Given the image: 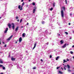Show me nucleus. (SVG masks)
<instances>
[{
	"label": "nucleus",
	"instance_id": "nucleus-9",
	"mask_svg": "<svg viewBox=\"0 0 74 74\" xmlns=\"http://www.w3.org/2000/svg\"><path fill=\"white\" fill-rule=\"evenodd\" d=\"M60 42L61 43V44H63L64 42H63V40H62L60 41Z\"/></svg>",
	"mask_w": 74,
	"mask_h": 74
},
{
	"label": "nucleus",
	"instance_id": "nucleus-2",
	"mask_svg": "<svg viewBox=\"0 0 74 74\" xmlns=\"http://www.w3.org/2000/svg\"><path fill=\"white\" fill-rule=\"evenodd\" d=\"M12 37H13V35H11L9 38L7 39V40L8 41H9V40H11V38Z\"/></svg>",
	"mask_w": 74,
	"mask_h": 74
},
{
	"label": "nucleus",
	"instance_id": "nucleus-10",
	"mask_svg": "<svg viewBox=\"0 0 74 74\" xmlns=\"http://www.w3.org/2000/svg\"><path fill=\"white\" fill-rule=\"evenodd\" d=\"M36 8L34 9H33V14H34V13H35V11H36Z\"/></svg>",
	"mask_w": 74,
	"mask_h": 74
},
{
	"label": "nucleus",
	"instance_id": "nucleus-63",
	"mask_svg": "<svg viewBox=\"0 0 74 74\" xmlns=\"http://www.w3.org/2000/svg\"><path fill=\"white\" fill-rule=\"evenodd\" d=\"M1 41V40H0V41Z\"/></svg>",
	"mask_w": 74,
	"mask_h": 74
},
{
	"label": "nucleus",
	"instance_id": "nucleus-46",
	"mask_svg": "<svg viewBox=\"0 0 74 74\" xmlns=\"http://www.w3.org/2000/svg\"><path fill=\"white\" fill-rule=\"evenodd\" d=\"M70 15L71 16V15H72V14L71 13V14H70Z\"/></svg>",
	"mask_w": 74,
	"mask_h": 74
},
{
	"label": "nucleus",
	"instance_id": "nucleus-45",
	"mask_svg": "<svg viewBox=\"0 0 74 74\" xmlns=\"http://www.w3.org/2000/svg\"><path fill=\"white\" fill-rule=\"evenodd\" d=\"M40 60L42 61V62H43V61L41 59Z\"/></svg>",
	"mask_w": 74,
	"mask_h": 74
},
{
	"label": "nucleus",
	"instance_id": "nucleus-59",
	"mask_svg": "<svg viewBox=\"0 0 74 74\" xmlns=\"http://www.w3.org/2000/svg\"><path fill=\"white\" fill-rule=\"evenodd\" d=\"M58 36H60V34H58Z\"/></svg>",
	"mask_w": 74,
	"mask_h": 74
},
{
	"label": "nucleus",
	"instance_id": "nucleus-60",
	"mask_svg": "<svg viewBox=\"0 0 74 74\" xmlns=\"http://www.w3.org/2000/svg\"><path fill=\"white\" fill-rule=\"evenodd\" d=\"M73 58L74 59V56L73 57Z\"/></svg>",
	"mask_w": 74,
	"mask_h": 74
},
{
	"label": "nucleus",
	"instance_id": "nucleus-15",
	"mask_svg": "<svg viewBox=\"0 0 74 74\" xmlns=\"http://www.w3.org/2000/svg\"><path fill=\"white\" fill-rule=\"evenodd\" d=\"M59 56L57 57L56 59V60H58V59H59Z\"/></svg>",
	"mask_w": 74,
	"mask_h": 74
},
{
	"label": "nucleus",
	"instance_id": "nucleus-25",
	"mask_svg": "<svg viewBox=\"0 0 74 74\" xmlns=\"http://www.w3.org/2000/svg\"><path fill=\"white\" fill-rule=\"evenodd\" d=\"M68 71H69V72H71V71L70 69H68Z\"/></svg>",
	"mask_w": 74,
	"mask_h": 74
},
{
	"label": "nucleus",
	"instance_id": "nucleus-33",
	"mask_svg": "<svg viewBox=\"0 0 74 74\" xmlns=\"http://www.w3.org/2000/svg\"><path fill=\"white\" fill-rule=\"evenodd\" d=\"M70 53L71 54H73V52L72 51H70Z\"/></svg>",
	"mask_w": 74,
	"mask_h": 74
},
{
	"label": "nucleus",
	"instance_id": "nucleus-47",
	"mask_svg": "<svg viewBox=\"0 0 74 74\" xmlns=\"http://www.w3.org/2000/svg\"><path fill=\"white\" fill-rule=\"evenodd\" d=\"M27 25H29V23H27Z\"/></svg>",
	"mask_w": 74,
	"mask_h": 74
},
{
	"label": "nucleus",
	"instance_id": "nucleus-14",
	"mask_svg": "<svg viewBox=\"0 0 74 74\" xmlns=\"http://www.w3.org/2000/svg\"><path fill=\"white\" fill-rule=\"evenodd\" d=\"M67 66L69 69H70V66H69V65L67 64Z\"/></svg>",
	"mask_w": 74,
	"mask_h": 74
},
{
	"label": "nucleus",
	"instance_id": "nucleus-17",
	"mask_svg": "<svg viewBox=\"0 0 74 74\" xmlns=\"http://www.w3.org/2000/svg\"><path fill=\"white\" fill-rule=\"evenodd\" d=\"M59 73H60V74H63V72H62L61 71H59Z\"/></svg>",
	"mask_w": 74,
	"mask_h": 74
},
{
	"label": "nucleus",
	"instance_id": "nucleus-21",
	"mask_svg": "<svg viewBox=\"0 0 74 74\" xmlns=\"http://www.w3.org/2000/svg\"><path fill=\"white\" fill-rule=\"evenodd\" d=\"M63 10H65V7H62Z\"/></svg>",
	"mask_w": 74,
	"mask_h": 74
},
{
	"label": "nucleus",
	"instance_id": "nucleus-23",
	"mask_svg": "<svg viewBox=\"0 0 74 74\" xmlns=\"http://www.w3.org/2000/svg\"><path fill=\"white\" fill-rule=\"evenodd\" d=\"M45 22L44 21H43L42 22V24H44V23H45Z\"/></svg>",
	"mask_w": 74,
	"mask_h": 74
},
{
	"label": "nucleus",
	"instance_id": "nucleus-27",
	"mask_svg": "<svg viewBox=\"0 0 74 74\" xmlns=\"http://www.w3.org/2000/svg\"><path fill=\"white\" fill-rule=\"evenodd\" d=\"M65 62H67V61H66L65 60H64L63 63H65Z\"/></svg>",
	"mask_w": 74,
	"mask_h": 74
},
{
	"label": "nucleus",
	"instance_id": "nucleus-41",
	"mask_svg": "<svg viewBox=\"0 0 74 74\" xmlns=\"http://www.w3.org/2000/svg\"><path fill=\"white\" fill-rule=\"evenodd\" d=\"M24 0H21V2H23Z\"/></svg>",
	"mask_w": 74,
	"mask_h": 74
},
{
	"label": "nucleus",
	"instance_id": "nucleus-24",
	"mask_svg": "<svg viewBox=\"0 0 74 74\" xmlns=\"http://www.w3.org/2000/svg\"><path fill=\"white\" fill-rule=\"evenodd\" d=\"M50 11H52L53 10V8H51V9H50Z\"/></svg>",
	"mask_w": 74,
	"mask_h": 74
},
{
	"label": "nucleus",
	"instance_id": "nucleus-29",
	"mask_svg": "<svg viewBox=\"0 0 74 74\" xmlns=\"http://www.w3.org/2000/svg\"><path fill=\"white\" fill-rule=\"evenodd\" d=\"M3 66V65L0 64V67H2Z\"/></svg>",
	"mask_w": 74,
	"mask_h": 74
},
{
	"label": "nucleus",
	"instance_id": "nucleus-1",
	"mask_svg": "<svg viewBox=\"0 0 74 74\" xmlns=\"http://www.w3.org/2000/svg\"><path fill=\"white\" fill-rule=\"evenodd\" d=\"M61 13L62 17V18H64V12H63V10H61Z\"/></svg>",
	"mask_w": 74,
	"mask_h": 74
},
{
	"label": "nucleus",
	"instance_id": "nucleus-51",
	"mask_svg": "<svg viewBox=\"0 0 74 74\" xmlns=\"http://www.w3.org/2000/svg\"><path fill=\"white\" fill-rule=\"evenodd\" d=\"M30 1H31V0H29V2H30Z\"/></svg>",
	"mask_w": 74,
	"mask_h": 74
},
{
	"label": "nucleus",
	"instance_id": "nucleus-28",
	"mask_svg": "<svg viewBox=\"0 0 74 74\" xmlns=\"http://www.w3.org/2000/svg\"><path fill=\"white\" fill-rule=\"evenodd\" d=\"M25 4V2H23L22 4V5L23 6Z\"/></svg>",
	"mask_w": 74,
	"mask_h": 74
},
{
	"label": "nucleus",
	"instance_id": "nucleus-57",
	"mask_svg": "<svg viewBox=\"0 0 74 74\" xmlns=\"http://www.w3.org/2000/svg\"><path fill=\"white\" fill-rule=\"evenodd\" d=\"M1 44V41H0V44Z\"/></svg>",
	"mask_w": 74,
	"mask_h": 74
},
{
	"label": "nucleus",
	"instance_id": "nucleus-12",
	"mask_svg": "<svg viewBox=\"0 0 74 74\" xmlns=\"http://www.w3.org/2000/svg\"><path fill=\"white\" fill-rule=\"evenodd\" d=\"M19 28V27L18 26L15 29V31L16 32V31H17V30H18V29Z\"/></svg>",
	"mask_w": 74,
	"mask_h": 74
},
{
	"label": "nucleus",
	"instance_id": "nucleus-58",
	"mask_svg": "<svg viewBox=\"0 0 74 74\" xmlns=\"http://www.w3.org/2000/svg\"><path fill=\"white\" fill-rule=\"evenodd\" d=\"M61 69H62V70H63V69L62 68H61Z\"/></svg>",
	"mask_w": 74,
	"mask_h": 74
},
{
	"label": "nucleus",
	"instance_id": "nucleus-19",
	"mask_svg": "<svg viewBox=\"0 0 74 74\" xmlns=\"http://www.w3.org/2000/svg\"><path fill=\"white\" fill-rule=\"evenodd\" d=\"M2 68H3V70H5V67L4 66H3L2 67Z\"/></svg>",
	"mask_w": 74,
	"mask_h": 74
},
{
	"label": "nucleus",
	"instance_id": "nucleus-22",
	"mask_svg": "<svg viewBox=\"0 0 74 74\" xmlns=\"http://www.w3.org/2000/svg\"><path fill=\"white\" fill-rule=\"evenodd\" d=\"M23 8V5H22L21 7V8L20 9V10H22V8Z\"/></svg>",
	"mask_w": 74,
	"mask_h": 74
},
{
	"label": "nucleus",
	"instance_id": "nucleus-53",
	"mask_svg": "<svg viewBox=\"0 0 74 74\" xmlns=\"http://www.w3.org/2000/svg\"><path fill=\"white\" fill-rule=\"evenodd\" d=\"M9 57H10V55L9 54Z\"/></svg>",
	"mask_w": 74,
	"mask_h": 74
},
{
	"label": "nucleus",
	"instance_id": "nucleus-16",
	"mask_svg": "<svg viewBox=\"0 0 74 74\" xmlns=\"http://www.w3.org/2000/svg\"><path fill=\"white\" fill-rule=\"evenodd\" d=\"M22 36L23 37H25V33H23L22 34Z\"/></svg>",
	"mask_w": 74,
	"mask_h": 74
},
{
	"label": "nucleus",
	"instance_id": "nucleus-40",
	"mask_svg": "<svg viewBox=\"0 0 74 74\" xmlns=\"http://www.w3.org/2000/svg\"><path fill=\"white\" fill-rule=\"evenodd\" d=\"M6 46H7V45H5L4 46L5 47H6Z\"/></svg>",
	"mask_w": 74,
	"mask_h": 74
},
{
	"label": "nucleus",
	"instance_id": "nucleus-34",
	"mask_svg": "<svg viewBox=\"0 0 74 74\" xmlns=\"http://www.w3.org/2000/svg\"><path fill=\"white\" fill-rule=\"evenodd\" d=\"M22 19H21L20 20V23H21V22H22Z\"/></svg>",
	"mask_w": 74,
	"mask_h": 74
},
{
	"label": "nucleus",
	"instance_id": "nucleus-44",
	"mask_svg": "<svg viewBox=\"0 0 74 74\" xmlns=\"http://www.w3.org/2000/svg\"><path fill=\"white\" fill-rule=\"evenodd\" d=\"M17 22H19V19L17 20Z\"/></svg>",
	"mask_w": 74,
	"mask_h": 74
},
{
	"label": "nucleus",
	"instance_id": "nucleus-62",
	"mask_svg": "<svg viewBox=\"0 0 74 74\" xmlns=\"http://www.w3.org/2000/svg\"><path fill=\"white\" fill-rule=\"evenodd\" d=\"M63 66H64V64H63Z\"/></svg>",
	"mask_w": 74,
	"mask_h": 74
},
{
	"label": "nucleus",
	"instance_id": "nucleus-32",
	"mask_svg": "<svg viewBox=\"0 0 74 74\" xmlns=\"http://www.w3.org/2000/svg\"><path fill=\"white\" fill-rule=\"evenodd\" d=\"M65 2L66 4H67V0H65Z\"/></svg>",
	"mask_w": 74,
	"mask_h": 74
},
{
	"label": "nucleus",
	"instance_id": "nucleus-52",
	"mask_svg": "<svg viewBox=\"0 0 74 74\" xmlns=\"http://www.w3.org/2000/svg\"><path fill=\"white\" fill-rule=\"evenodd\" d=\"M72 47L73 48H74V45L72 46Z\"/></svg>",
	"mask_w": 74,
	"mask_h": 74
},
{
	"label": "nucleus",
	"instance_id": "nucleus-13",
	"mask_svg": "<svg viewBox=\"0 0 74 74\" xmlns=\"http://www.w3.org/2000/svg\"><path fill=\"white\" fill-rule=\"evenodd\" d=\"M0 63L2 64L3 63V61L1 59V60L0 61Z\"/></svg>",
	"mask_w": 74,
	"mask_h": 74
},
{
	"label": "nucleus",
	"instance_id": "nucleus-39",
	"mask_svg": "<svg viewBox=\"0 0 74 74\" xmlns=\"http://www.w3.org/2000/svg\"><path fill=\"white\" fill-rule=\"evenodd\" d=\"M46 45H48L49 44L48 42H47V43H46Z\"/></svg>",
	"mask_w": 74,
	"mask_h": 74
},
{
	"label": "nucleus",
	"instance_id": "nucleus-48",
	"mask_svg": "<svg viewBox=\"0 0 74 74\" xmlns=\"http://www.w3.org/2000/svg\"><path fill=\"white\" fill-rule=\"evenodd\" d=\"M21 28H23V26H22L21 27Z\"/></svg>",
	"mask_w": 74,
	"mask_h": 74
},
{
	"label": "nucleus",
	"instance_id": "nucleus-37",
	"mask_svg": "<svg viewBox=\"0 0 74 74\" xmlns=\"http://www.w3.org/2000/svg\"><path fill=\"white\" fill-rule=\"evenodd\" d=\"M49 58H52V56L51 55H50L49 56Z\"/></svg>",
	"mask_w": 74,
	"mask_h": 74
},
{
	"label": "nucleus",
	"instance_id": "nucleus-11",
	"mask_svg": "<svg viewBox=\"0 0 74 74\" xmlns=\"http://www.w3.org/2000/svg\"><path fill=\"white\" fill-rule=\"evenodd\" d=\"M66 47V44H65L62 47V48H65Z\"/></svg>",
	"mask_w": 74,
	"mask_h": 74
},
{
	"label": "nucleus",
	"instance_id": "nucleus-61",
	"mask_svg": "<svg viewBox=\"0 0 74 74\" xmlns=\"http://www.w3.org/2000/svg\"><path fill=\"white\" fill-rule=\"evenodd\" d=\"M0 18H1V17H0Z\"/></svg>",
	"mask_w": 74,
	"mask_h": 74
},
{
	"label": "nucleus",
	"instance_id": "nucleus-36",
	"mask_svg": "<svg viewBox=\"0 0 74 74\" xmlns=\"http://www.w3.org/2000/svg\"><path fill=\"white\" fill-rule=\"evenodd\" d=\"M59 68H60V67H57V69H59Z\"/></svg>",
	"mask_w": 74,
	"mask_h": 74
},
{
	"label": "nucleus",
	"instance_id": "nucleus-30",
	"mask_svg": "<svg viewBox=\"0 0 74 74\" xmlns=\"http://www.w3.org/2000/svg\"><path fill=\"white\" fill-rule=\"evenodd\" d=\"M65 33L66 34H68V33H67V32H65Z\"/></svg>",
	"mask_w": 74,
	"mask_h": 74
},
{
	"label": "nucleus",
	"instance_id": "nucleus-54",
	"mask_svg": "<svg viewBox=\"0 0 74 74\" xmlns=\"http://www.w3.org/2000/svg\"><path fill=\"white\" fill-rule=\"evenodd\" d=\"M70 40H71V38H70Z\"/></svg>",
	"mask_w": 74,
	"mask_h": 74
},
{
	"label": "nucleus",
	"instance_id": "nucleus-26",
	"mask_svg": "<svg viewBox=\"0 0 74 74\" xmlns=\"http://www.w3.org/2000/svg\"><path fill=\"white\" fill-rule=\"evenodd\" d=\"M32 5H35L36 4H35V3H32Z\"/></svg>",
	"mask_w": 74,
	"mask_h": 74
},
{
	"label": "nucleus",
	"instance_id": "nucleus-43",
	"mask_svg": "<svg viewBox=\"0 0 74 74\" xmlns=\"http://www.w3.org/2000/svg\"><path fill=\"white\" fill-rule=\"evenodd\" d=\"M71 24H70V23H69V25H70Z\"/></svg>",
	"mask_w": 74,
	"mask_h": 74
},
{
	"label": "nucleus",
	"instance_id": "nucleus-42",
	"mask_svg": "<svg viewBox=\"0 0 74 74\" xmlns=\"http://www.w3.org/2000/svg\"><path fill=\"white\" fill-rule=\"evenodd\" d=\"M66 60L67 61H69V60L68 59H67Z\"/></svg>",
	"mask_w": 74,
	"mask_h": 74
},
{
	"label": "nucleus",
	"instance_id": "nucleus-8",
	"mask_svg": "<svg viewBox=\"0 0 74 74\" xmlns=\"http://www.w3.org/2000/svg\"><path fill=\"white\" fill-rule=\"evenodd\" d=\"M11 60L12 61H15V58H11Z\"/></svg>",
	"mask_w": 74,
	"mask_h": 74
},
{
	"label": "nucleus",
	"instance_id": "nucleus-3",
	"mask_svg": "<svg viewBox=\"0 0 74 74\" xmlns=\"http://www.w3.org/2000/svg\"><path fill=\"white\" fill-rule=\"evenodd\" d=\"M8 28H7L6 29V30L4 31V33H6L7 32V31H8Z\"/></svg>",
	"mask_w": 74,
	"mask_h": 74
},
{
	"label": "nucleus",
	"instance_id": "nucleus-38",
	"mask_svg": "<svg viewBox=\"0 0 74 74\" xmlns=\"http://www.w3.org/2000/svg\"><path fill=\"white\" fill-rule=\"evenodd\" d=\"M64 70H66V68L65 67H64Z\"/></svg>",
	"mask_w": 74,
	"mask_h": 74
},
{
	"label": "nucleus",
	"instance_id": "nucleus-4",
	"mask_svg": "<svg viewBox=\"0 0 74 74\" xmlns=\"http://www.w3.org/2000/svg\"><path fill=\"white\" fill-rule=\"evenodd\" d=\"M12 25H13L12 27L13 29H14V28H15V25H14V23H12Z\"/></svg>",
	"mask_w": 74,
	"mask_h": 74
},
{
	"label": "nucleus",
	"instance_id": "nucleus-18",
	"mask_svg": "<svg viewBox=\"0 0 74 74\" xmlns=\"http://www.w3.org/2000/svg\"><path fill=\"white\" fill-rule=\"evenodd\" d=\"M55 5V2H54L53 4V7H54Z\"/></svg>",
	"mask_w": 74,
	"mask_h": 74
},
{
	"label": "nucleus",
	"instance_id": "nucleus-55",
	"mask_svg": "<svg viewBox=\"0 0 74 74\" xmlns=\"http://www.w3.org/2000/svg\"><path fill=\"white\" fill-rule=\"evenodd\" d=\"M16 44H17V43H18V42H16Z\"/></svg>",
	"mask_w": 74,
	"mask_h": 74
},
{
	"label": "nucleus",
	"instance_id": "nucleus-35",
	"mask_svg": "<svg viewBox=\"0 0 74 74\" xmlns=\"http://www.w3.org/2000/svg\"><path fill=\"white\" fill-rule=\"evenodd\" d=\"M36 69V68L35 67H34L33 68V70H35V69Z\"/></svg>",
	"mask_w": 74,
	"mask_h": 74
},
{
	"label": "nucleus",
	"instance_id": "nucleus-31",
	"mask_svg": "<svg viewBox=\"0 0 74 74\" xmlns=\"http://www.w3.org/2000/svg\"><path fill=\"white\" fill-rule=\"evenodd\" d=\"M16 19H19V18H18V16H16Z\"/></svg>",
	"mask_w": 74,
	"mask_h": 74
},
{
	"label": "nucleus",
	"instance_id": "nucleus-5",
	"mask_svg": "<svg viewBox=\"0 0 74 74\" xmlns=\"http://www.w3.org/2000/svg\"><path fill=\"white\" fill-rule=\"evenodd\" d=\"M22 38L21 37H20L19 40V42H21L22 41Z\"/></svg>",
	"mask_w": 74,
	"mask_h": 74
},
{
	"label": "nucleus",
	"instance_id": "nucleus-49",
	"mask_svg": "<svg viewBox=\"0 0 74 74\" xmlns=\"http://www.w3.org/2000/svg\"><path fill=\"white\" fill-rule=\"evenodd\" d=\"M64 66L65 67H67V66H66V65H64Z\"/></svg>",
	"mask_w": 74,
	"mask_h": 74
},
{
	"label": "nucleus",
	"instance_id": "nucleus-7",
	"mask_svg": "<svg viewBox=\"0 0 74 74\" xmlns=\"http://www.w3.org/2000/svg\"><path fill=\"white\" fill-rule=\"evenodd\" d=\"M8 25L9 28H11V24L9 23Z\"/></svg>",
	"mask_w": 74,
	"mask_h": 74
},
{
	"label": "nucleus",
	"instance_id": "nucleus-6",
	"mask_svg": "<svg viewBox=\"0 0 74 74\" xmlns=\"http://www.w3.org/2000/svg\"><path fill=\"white\" fill-rule=\"evenodd\" d=\"M37 45V43H35L34 44V46L33 48V49H34L36 48V45Z\"/></svg>",
	"mask_w": 74,
	"mask_h": 74
},
{
	"label": "nucleus",
	"instance_id": "nucleus-50",
	"mask_svg": "<svg viewBox=\"0 0 74 74\" xmlns=\"http://www.w3.org/2000/svg\"><path fill=\"white\" fill-rule=\"evenodd\" d=\"M2 43H3L4 44H5L4 42H3Z\"/></svg>",
	"mask_w": 74,
	"mask_h": 74
},
{
	"label": "nucleus",
	"instance_id": "nucleus-56",
	"mask_svg": "<svg viewBox=\"0 0 74 74\" xmlns=\"http://www.w3.org/2000/svg\"><path fill=\"white\" fill-rule=\"evenodd\" d=\"M0 74H3V73H1Z\"/></svg>",
	"mask_w": 74,
	"mask_h": 74
},
{
	"label": "nucleus",
	"instance_id": "nucleus-20",
	"mask_svg": "<svg viewBox=\"0 0 74 74\" xmlns=\"http://www.w3.org/2000/svg\"><path fill=\"white\" fill-rule=\"evenodd\" d=\"M21 5H18V9H21Z\"/></svg>",
	"mask_w": 74,
	"mask_h": 74
}]
</instances>
